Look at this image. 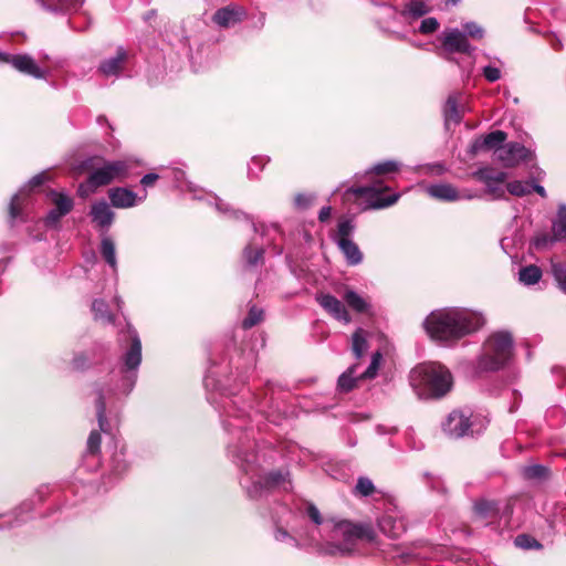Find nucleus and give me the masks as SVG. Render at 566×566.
Here are the masks:
<instances>
[{"label": "nucleus", "mask_w": 566, "mask_h": 566, "mask_svg": "<svg viewBox=\"0 0 566 566\" xmlns=\"http://www.w3.org/2000/svg\"><path fill=\"white\" fill-rule=\"evenodd\" d=\"M265 392L260 399L249 388L240 392L223 394L220 417L228 434L227 455L240 470V484L251 500H261L273 491H292V478L287 469L265 472L264 465L273 461V450L260 444L254 434L255 418H262L264 410H281L274 399Z\"/></svg>", "instance_id": "1"}, {"label": "nucleus", "mask_w": 566, "mask_h": 566, "mask_svg": "<svg viewBox=\"0 0 566 566\" xmlns=\"http://www.w3.org/2000/svg\"><path fill=\"white\" fill-rule=\"evenodd\" d=\"M117 345L120 350L117 369L111 373V382L107 388L95 389V406L99 430L108 431L106 408L116 407L133 391L139 367L143 360L142 340L137 331L127 324L125 329L118 333Z\"/></svg>", "instance_id": "2"}, {"label": "nucleus", "mask_w": 566, "mask_h": 566, "mask_svg": "<svg viewBox=\"0 0 566 566\" xmlns=\"http://www.w3.org/2000/svg\"><path fill=\"white\" fill-rule=\"evenodd\" d=\"M484 324L481 312L458 306L432 311L423 321L430 338L448 347L478 332Z\"/></svg>", "instance_id": "3"}, {"label": "nucleus", "mask_w": 566, "mask_h": 566, "mask_svg": "<svg viewBox=\"0 0 566 566\" xmlns=\"http://www.w3.org/2000/svg\"><path fill=\"white\" fill-rule=\"evenodd\" d=\"M376 538V531L370 523H354L335 517L326 524L323 537L312 536L310 545L321 556L349 557L357 551L359 541L375 543Z\"/></svg>", "instance_id": "4"}, {"label": "nucleus", "mask_w": 566, "mask_h": 566, "mask_svg": "<svg viewBox=\"0 0 566 566\" xmlns=\"http://www.w3.org/2000/svg\"><path fill=\"white\" fill-rule=\"evenodd\" d=\"M400 167V163L396 160H387L374 165L365 171L369 184L360 187H352L346 190L345 196L348 197L353 195L358 200V206L361 210H378L395 205L400 198V195L395 192L389 196H384V192L389 190V187L384 184L380 176L396 172Z\"/></svg>", "instance_id": "5"}, {"label": "nucleus", "mask_w": 566, "mask_h": 566, "mask_svg": "<svg viewBox=\"0 0 566 566\" xmlns=\"http://www.w3.org/2000/svg\"><path fill=\"white\" fill-rule=\"evenodd\" d=\"M409 381L420 398H441L453 386L452 374L439 363H423L416 366L410 371Z\"/></svg>", "instance_id": "6"}, {"label": "nucleus", "mask_w": 566, "mask_h": 566, "mask_svg": "<svg viewBox=\"0 0 566 566\" xmlns=\"http://www.w3.org/2000/svg\"><path fill=\"white\" fill-rule=\"evenodd\" d=\"M513 354V338L509 332L493 333L483 344L482 354L478 359V368L482 371H495L507 365Z\"/></svg>", "instance_id": "7"}, {"label": "nucleus", "mask_w": 566, "mask_h": 566, "mask_svg": "<svg viewBox=\"0 0 566 566\" xmlns=\"http://www.w3.org/2000/svg\"><path fill=\"white\" fill-rule=\"evenodd\" d=\"M135 161L130 158L103 161L101 167L90 172V182L103 187L115 180L122 181L129 176Z\"/></svg>", "instance_id": "8"}, {"label": "nucleus", "mask_w": 566, "mask_h": 566, "mask_svg": "<svg viewBox=\"0 0 566 566\" xmlns=\"http://www.w3.org/2000/svg\"><path fill=\"white\" fill-rule=\"evenodd\" d=\"M476 421L478 418L472 419V415L470 412L453 410L448 415L441 426L443 432L448 437L452 439H460L481 433L484 426L481 423L480 428L475 429Z\"/></svg>", "instance_id": "9"}, {"label": "nucleus", "mask_w": 566, "mask_h": 566, "mask_svg": "<svg viewBox=\"0 0 566 566\" xmlns=\"http://www.w3.org/2000/svg\"><path fill=\"white\" fill-rule=\"evenodd\" d=\"M441 43L442 52H440L439 55L448 61H453L449 54L464 53L471 55L475 50V48L469 43L465 33H462L458 28L446 29L442 32Z\"/></svg>", "instance_id": "10"}, {"label": "nucleus", "mask_w": 566, "mask_h": 566, "mask_svg": "<svg viewBox=\"0 0 566 566\" xmlns=\"http://www.w3.org/2000/svg\"><path fill=\"white\" fill-rule=\"evenodd\" d=\"M45 175L39 174L30 179L28 185H25L18 193H15L9 206V217L10 221L14 222L17 220H24V210L28 208L29 201V191L32 188L39 187L44 182Z\"/></svg>", "instance_id": "11"}, {"label": "nucleus", "mask_w": 566, "mask_h": 566, "mask_svg": "<svg viewBox=\"0 0 566 566\" xmlns=\"http://www.w3.org/2000/svg\"><path fill=\"white\" fill-rule=\"evenodd\" d=\"M0 63L10 64L18 72L34 78H45L46 71L42 70L29 54H10L0 52Z\"/></svg>", "instance_id": "12"}, {"label": "nucleus", "mask_w": 566, "mask_h": 566, "mask_svg": "<svg viewBox=\"0 0 566 566\" xmlns=\"http://www.w3.org/2000/svg\"><path fill=\"white\" fill-rule=\"evenodd\" d=\"M377 524L380 532L390 538H399L407 530L406 518L397 507L387 509Z\"/></svg>", "instance_id": "13"}, {"label": "nucleus", "mask_w": 566, "mask_h": 566, "mask_svg": "<svg viewBox=\"0 0 566 566\" xmlns=\"http://www.w3.org/2000/svg\"><path fill=\"white\" fill-rule=\"evenodd\" d=\"M48 198L54 205V208L51 209L45 218L44 223L46 227L54 228L59 224L60 220L69 214L73 209L74 202L70 196L65 192H60L55 190H51L48 193Z\"/></svg>", "instance_id": "14"}, {"label": "nucleus", "mask_w": 566, "mask_h": 566, "mask_svg": "<svg viewBox=\"0 0 566 566\" xmlns=\"http://www.w3.org/2000/svg\"><path fill=\"white\" fill-rule=\"evenodd\" d=\"M528 155V149L516 142L507 143L494 153L495 159L504 167H515L522 161H525Z\"/></svg>", "instance_id": "15"}, {"label": "nucleus", "mask_w": 566, "mask_h": 566, "mask_svg": "<svg viewBox=\"0 0 566 566\" xmlns=\"http://www.w3.org/2000/svg\"><path fill=\"white\" fill-rule=\"evenodd\" d=\"M426 191L431 198L447 202L471 200L476 197L467 190L459 191L454 186L444 182L430 185L427 187Z\"/></svg>", "instance_id": "16"}, {"label": "nucleus", "mask_w": 566, "mask_h": 566, "mask_svg": "<svg viewBox=\"0 0 566 566\" xmlns=\"http://www.w3.org/2000/svg\"><path fill=\"white\" fill-rule=\"evenodd\" d=\"M316 301L321 307L335 319L347 325L352 322V317L346 310V306L336 296L332 294H318Z\"/></svg>", "instance_id": "17"}, {"label": "nucleus", "mask_w": 566, "mask_h": 566, "mask_svg": "<svg viewBox=\"0 0 566 566\" xmlns=\"http://www.w3.org/2000/svg\"><path fill=\"white\" fill-rule=\"evenodd\" d=\"M108 198L111 206L118 209H127L135 207L138 202H143L147 198L145 190L142 197L136 192L125 187H114L108 190Z\"/></svg>", "instance_id": "18"}, {"label": "nucleus", "mask_w": 566, "mask_h": 566, "mask_svg": "<svg viewBox=\"0 0 566 566\" xmlns=\"http://www.w3.org/2000/svg\"><path fill=\"white\" fill-rule=\"evenodd\" d=\"M244 15L245 11L243 8L230 4L218 9L212 15V21L218 27L227 29L240 23Z\"/></svg>", "instance_id": "19"}, {"label": "nucleus", "mask_w": 566, "mask_h": 566, "mask_svg": "<svg viewBox=\"0 0 566 566\" xmlns=\"http://www.w3.org/2000/svg\"><path fill=\"white\" fill-rule=\"evenodd\" d=\"M507 135L503 130H493L483 137L475 138L469 147V153L473 156L485 149H494L495 153L496 149L503 147Z\"/></svg>", "instance_id": "20"}, {"label": "nucleus", "mask_w": 566, "mask_h": 566, "mask_svg": "<svg viewBox=\"0 0 566 566\" xmlns=\"http://www.w3.org/2000/svg\"><path fill=\"white\" fill-rule=\"evenodd\" d=\"M127 60V50L118 46L113 56L106 57L99 63L98 71L106 77L118 76L124 70Z\"/></svg>", "instance_id": "21"}, {"label": "nucleus", "mask_w": 566, "mask_h": 566, "mask_svg": "<svg viewBox=\"0 0 566 566\" xmlns=\"http://www.w3.org/2000/svg\"><path fill=\"white\" fill-rule=\"evenodd\" d=\"M90 216L92 222L102 230H108L115 218L114 211L105 200L94 202L91 206Z\"/></svg>", "instance_id": "22"}, {"label": "nucleus", "mask_w": 566, "mask_h": 566, "mask_svg": "<svg viewBox=\"0 0 566 566\" xmlns=\"http://www.w3.org/2000/svg\"><path fill=\"white\" fill-rule=\"evenodd\" d=\"M85 0H36V3L52 14H67L78 10Z\"/></svg>", "instance_id": "23"}, {"label": "nucleus", "mask_w": 566, "mask_h": 566, "mask_svg": "<svg viewBox=\"0 0 566 566\" xmlns=\"http://www.w3.org/2000/svg\"><path fill=\"white\" fill-rule=\"evenodd\" d=\"M35 506V496L21 502L11 513L8 527H19L32 518V512Z\"/></svg>", "instance_id": "24"}, {"label": "nucleus", "mask_w": 566, "mask_h": 566, "mask_svg": "<svg viewBox=\"0 0 566 566\" xmlns=\"http://www.w3.org/2000/svg\"><path fill=\"white\" fill-rule=\"evenodd\" d=\"M105 348L102 345H96L88 350L77 352L74 354L71 365L76 371H84L88 369L97 356H102Z\"/></svg>", "instance_id": "25"}, {"label": "nucleus", "mask_w": 566, "mask_h": 566, "mask_svg": "<svg viewBox=\"0 0 566 566\" xmlns=\"http://www.w3.org/2000/svg\"><path fill=\"white\" fill-rule=\"evenodd\" d=\"M430 10V7L424 1L410 0L408 3L405 4L403 9L399 12V14L405 22L410 24L413 21L429 13Z\"/></svg>", "instance_id": "26"}, {"label": "nucleus", "mask_w": 566, "mask_h": 566, "mask_svg": "<svg viewBox=\"0 0 566 566\" xmlns=\"http://www.w3.org/2000/svg\"><path fill=\"white\" fill-rule=\"evenodd\" d=\"M335 242L344 254L346 263L355 266L363 262V253L359 247L353 241L347 239H335Z\"/></svg>", "instance_id": "27"}, {"label": "nucleus", "mask_w": 566, "mask_h": 566, "mask_svg": "<svg viewBox=\"0 0 566 566\" xmlns=\"http://www.w3.org/2000/svg\"><path fill=\"white\" fill-rule=\"evenodd\" d=\"M109 465H111V469H109V474L107 476V479H108L107 483H112V482L120 479L128 470V463L125 459V454H124L123 450L115 452L112 455Z\"/></svg>", "instance_id": "28"}, {"label": "nucleus", "mask_w": 566, "mask_h": 566, "mask_svg": "<svg viewBox=\"0 0 566 566\" xmlns=\"http://www.w3.org/2000/svg\"><path fill=\"white\" fill-rule=\"evenodd\" d=\"M552 241H566V205L560 203L557 208L556 218L552 221Z\"/></svg>", "instance_id": "29"}, {"label": "nucleus", "mask_w": 566, "mask_h": 566, "mask_svg": "<svg viewBox=\"0 0 566 566\" xmlns=\"http://www.w3.org/2000/svg\"><path fill=\"white\" fill-rule=\"evenodd\" d=\"M346 304L357 313H366L370 310V303L352 289H347L343 295Z\"/></svg>", "instance_id": "30"}, {"label": "nucleus", "mask_w": 566, "mask_h": 566, "mask_svg": "<svg viewBox=\"0 0 566 566\" xmlns=\"http://www.w3.org/2000/svg\"><path fill=\"white\" fill-rule=\"evenodd\" d=\"M357 367L358 364L352 365L338 377L337 389L339 391L349 392L356 387L357 380L360 379L356 373Z\"/></svg>", "instance_id": "31"}, {"label": "nucleus", "mask_w": 566, "mask_h": 566, "mask_svg": "<svg viewBox=\"0 0 566 566\" xmlns=\"http://www.w3.org/2000/svg\"><path fill=\"white\" fill-rule=\"evenodd\" d=\"M305 513L308 516V518L315 524L318 538H322L324 535V528L326 524L332 523L335 517H323L319 510L313 503H308L306 505Z\"/></svg>", "instance_id": "32"}, {"label": "nucleus", "mask_w": 566, "mask_h": 566, "mask_svg": "<svg viewBox=\"0 0 566 566\" xmlns=\"http://www.w3.org/2000/svg\"><path fill=\"white\" fill-rule=\"evenodd\" d=\"M261 234L266 238L268 244L273 247L275 254L282 253V248L276 244L277 239L283 237L281 227L277 223L262 224Z\"/></svg>", "instance_id": "33"}, {"label": "nucleus", "mask_w": 566, "mask_h": 566, "mask_svg": "<svg viewBox=\"0 0 566 566\" xmlns=\"http://www.w3.org/2000/svg\"><path fill=\"white\" fill-rule=\"evenodd\" d=\"M473 178L483 182L484 185L491 181H505L507 174L504 171H497L492 167H482L472 174Z\"/></svg>", "instance_id": "34"}, {"label": "nucleus", "mask_w": 566, "mask_h": 566, "mask_svg": "<svg viewBox=\"0 0 566 566\" xmlns=\"http://www.w3.org/2000/svg\"><path fill=\"white\" fill-rule=\"evenodd\" d=\"M92 312L96 322H101L103 324L114 323V315L109 312L108 304L104 300H94L92 303Z\"/></svg>", "instance_id": "35"}, {"label": "nucleus", "mask_w": 566, "mask_h": 566, "mask_svg": "<svg viewBox=\"0 0 566 566\" xmlns=\"http://www.w3.org/2000/svg\"><path fill=\"white\" fill-rule=\"evenodd\" d=\"M101 254L105 262L114 270H117V259H116V249L114 241L107 237L103 235L101 240Z\"/></svg>", "instance_id": "36"}, {"label": "nucleus", "mask_w": 566, "mask_h": 566, "mask_svg": "<svg viewBox=\"0 0 566 566\" xmlns=\"http://www.w3.org/2000/svg\"><path fill=\"white\" fill-rule=\"evenodd\" d=\"M542 270L535 264L524 266L518 272V281L524 285H534L542 279Z\"/></svg>", "instance_id": "37"}, {"label": "nucleus", "mask_w": 566, "mask_h": 566, "mask_svg": "<svg viewBox=\"0 0 566 566\" xmlns=\"http://www.w3.org/2000/svg\"><path fill=\"white\" fill-rule=\"evenodd\" d=\"M368 349V342L366 339V332L363 328H357L352 336V350L357 359L361 358Z\"/></svg>", "instance_id": "38"}, {"label": "nucleus", "mask_w": 566, "mask_h": 566, "mask_svg": "<svg viewBox=\"0 0 566 566\" xmlns=\"http://www.w3.org/2000/svg\"><path fill=\"white\" fill-rule=\"evenodd\" d=\"M444 117L446 123L459 124L462 119V116L458 109V99L457 96L450 95L446 102L444 106Z\"/></svg>", "instance_id": "39"}, {"label": "nucleus", "mask_w": 566, "mask_h": 566, "mask_svg": "<svg viewBox=\"0 0 566 566\" xmlns=\"http://www.w3.org/2000/svg\"><path fill=\"white\" fill-rule=\"evenodd\" d=\"M264 319V311L256 305H252L249 308L248 315L242 321V328L250 329L253 326L262 323Z\"/></svg>", "instance_id": "40"}, {"label": "nucleus", "mask_w": 566, "mask_h": 566, "mask_svg": "<svg viewBox=\"0 0 566 566\" xmlns=\"http://www.w3.org/2000/svg\"><path fill=\"white\" fill-rule=\"evenodd\" d=\"M475 514L482 518L495 516L499 512L494 501L481 500L474 504Z\"/></svg>", "instance_id": "41"}, {"label": "nucleus", "mask_w": 566, "mask_h": 566, "mask_svg": "<svg viewBox=\"0 0 566 566\" xmlns=\"http://www.w3.org/2000/svg\"><path fill=\"white\" fill-rule=\"evenodd\" d=\"M209 198H210V202L214 203L216 209L219 212L229 214L230 217H232L234 219H241V218L244 220L249 219V217L244 212L231 209L228 203L223 202V200H221L217 196L209 195Z\"/></svg>", "instance_id": "42"}, {"label": "nucleus", "mask_w": 566, "mask_h": 566, "mask_svg": "<svg viewBox=\"0 0 566 566\" xmlns=\"http://www.w3.org/2000/svg\"><path fill=\"white\" fill-rule=\"evenodd\" d=\"M270 161V158L263 155L253 156L250 164L248 165V177L250 179L258 178L259 172L263 170L265 165Z\"/></svg>", "instance_id": "43"}, {"label": "nucleus", "mask_w": 566, "mask_h": 566, "mask_svg": "<svg viewBox=\"0 0 566 566\" xmlns=\"http://www.w3.org/2000/svg\"><path fill=\"white\" fill-rule=\"evenodd\" d=\"M548 469L542 464H533L523 469V476L527 480H543L548 476Z\"/></svg>", "instance_id": "44"}, {"label": "nucleus", "mask_w": 566, "mask_h": 566, "mask_svg": "<svg viewBox=\"0 0 566 566\" xmlns=\"http://www.w3.org/2000/svg\"><path fill=\"white\" fill-rule=\"evenodd\" d=\"M263 248H253L251 243L243 250V258L250 266H254L261 262L263 260Z\"/></svg>", "instance_id": "45"}, {"label": "nucleus", "mask_w": 566, "mask_h": 566, "mask_svg": "<svg viewBox=\"0 0 566 566\" xmlns=\"http://www.w3.org/2000/svg\"><path fill=\"white\" fill-rule=\"evenodd\" d=\"M507 191L516 197H524L532 192L531 184L527 181H511L506 185Z\"/></svg>", "instance_id": "46"}, {"label": "nucleus", "mask_w": 566, "mask_h": 566, "mask_svg": "<svg viewBox=\"0 0 566 566\" xmlns=\"http://www.w3.org/2000/svg\"><path fill=\"white\" fill-rule=\"evenodd\" d=\"M381 359H382L381 353L378 350L375 352L371 356V361H370L369 366L367 367V369L364 373H361L359 375V378H361V379L375 378L378 373Z\"/></svg>", "instance_id": "47"}, {"label": "nucleus", "mask_w": 566, "mask_h": 566, "mask_svg": "<svg viewBox=\"0 0 566 566\" xmlns=\"http://www.w3.org/2000/svg\"><path fill=\"white\" fill-rule=\"evenodd\" d=\"M552 273L560 291L566 294V264L553 263Z\"/></svg>", "instance_id": "48"}, {"label": "nucleus", "mask_w": 566, "mask_h": 566, "mask_svg": "<svg viewBox=\"0 0 566 566\" xmlns=\"http://www.w3.org/2000/svg\"><path fill=\"white\" fill-rule=\"evenodd\" d=\"M515 545L523 549H539L542 544L536 541L533 536L527 534H521L515 537Z\"/></svg>", "instance_id": "49"}, {"label": "nucleus", "mask_w": 566, "mask_h": 566, "mask_svg": "<svg viewBox=\"0 0 566 566\" xmlns=\"http://www.w3.org/2000/svg\"><path fill=\"white\" fill-rule=\"evenodd\" d=\"M355 223L353 219H343L338 222L336 239L352 240L350 237L354 233Z\"/></svg>", "instance_id": "50"}, {"label": "nucleus", "mask_w": 566, "mask_h": 566, "mask_svg": "<svg viewBox=\"0 0 566 566\" xmlns=\"http://www.w3.org/2000/svg\"><path fill=\"white\" fill-rule=\"evenodd\" d=\"M375 485L373 481L366 476H360L357 480L356 486H355V493L360 496H369L374 493Z\"/></svg>", "instance_id": "51"}, {"label": "nucleus", "mask_w": 566, "mask_h": 566, "mask_svg": "<svg viewBox=\"0 0 566 566\" xmlns=\"http://www.w3.org/2000/svg\"><path fill=\"white\" fill-rule=\"evenodd\" d=\"M461 32L465 33V38L470 36L474 40H481L484 36V29L473 21L463 23Z\"/></svg>", "instance_id": "52"}, {"label": "nucleus", "mask_w": 566, "mask_h": 566, "mask_svg": "<svg viewBox=\"0 0 566 566\" xmlns=\"http://www.w3.org/2000/svg\"><path fill=\"white\" fill-rule=\"evenodd\" d=\"M315 200V195L313 193H297L294 198V206L298 210L308 209Z\"/></svg>", "instance_id": "53"}, {"label": "nucleus", "mask_w": 566, "mask_h": 566, "mask_svg": "<svg viewBox=\"0 0 566 566\" xmlns=\"http://www.w3.org/2000/svg\"><path fill=\"white\" fill-rule=\"evenodd\" d=\"M439 21L433 18H426L421 21L418 31L422 34H431L439 29Z\"/></svg>", "instance_id": "54"}, {"label": "nucleus", "mask_w": 566, "mask_h": 566, "mask_svg": "<svg viewBox=\"0 0 566 566\" xmlns=\"http://www.w3.org/2000/svg\"><path fill=\"white\" fill-rule=\"evenodd\" d=\"M274 538L277 542L286 543L292 547H296L298 545L297 539L292 536L286 530L277 527L274 532Z\"/></svg>", "instance_id": "55"}, {"label": "nucleus", "mask_w": 566, "mask_h": 566, "mask_svg": "<svg viewBox=\"0 0 566 566\" xmlns=\"http://www.w3.org/2000/svg\"><path fill=\"white\" fill-rule=\"evenodd\" d=\"M505 181H491L490 184H486V192L492 195L493 199H504L505 198V191L502 187V185Z\"/></svg>", "instance_id": "56"}, {"label": "nucleus", "mask_w": 566, "mask_h": 566, "mask_svg": "<svg viewBox=\"0 0 566 566\" xmlns=\"http://www.w3.org/2000/svg\"><path fill=\"white\" fill-rule=\"evenodd\" d=\"M101 447V434L98 431H92L87 439V452L91 455H95L99 451Z\"/></svg>", "instance_id": "57"}, {"label": "nucleus", "mask_w": 566, "mask_h": 566, "mask_svg": "<svg viewBox=\"0 0 566 566\" xmlns=\"http://www.w3.org/2000/svg\"><path fill=\"white\" fill-rule=\"evenodd\" d=\"M482 74L491 83L499 81L502 76L501 69L491 64L483 67Z\"/></svg>", "instance_id": "58"}, {"label": "nucleus", "mask_w": 566, "mask_h": 566, "mask_svg": "<svg viewBox=\"0 0 566 566\" xmlns=\"http://www.w3.org/2000/svg\"><path fill=\"white\" fill-rule=\"evenodd\" d=\"M97 188H99V187L90 182V176H88L84 182L80 184L77 193L81 198H86L91 193L95 192Z\"/></svg>", "instance_id": "59"}, {"label": "nucleus", "mask_w": 566, "mask_h": 566, "mask_svg": "<svg viewBox=\"0 0 566 566\" xmlns=\"http://www.w3.org/2000/svg\"><path fill=\"white\" fill-rule=\"evenodd\" d=\"M158 179H159V175L158 174L149 172V174H146L140 179V185L146 189L148 187H153Z\"/></svg>", "instance_id": "60"}, {"label": "nucleus", "mask_w": 566, "mask_h": 566, "mask_svg": "<svg viewBox=\"0 0 566 566\" xmlns=\"http://www.w3.org/2000/svg\"><path fill=\"white\" fill-rule=\"evenodd\" d=\"M423 478L427 480L428 485L431 490L439 491L441 488V481L439 478L432 476L430 473L424 472Z\"/></svg>", "instance_id": "61"}, {"label": "nucleus", "mask_w": 566, "mask_h": 566, "mask_svg": "<svg viewBox=\"0 0 566 566\" xmlns=\"http://www.w3.org/2000/svg\"><path fill=\"white\" fill-rule=\"evenodd\" d=\"M256 361V350L251 348L247 354H244V366L245 368L254 367Z\"/></svg>", "instance_id": "62"}, {"label": "nucleus", "mask_w": 566, "mask_h": 566, "mask_svg": "<svg viewBox=\"0 0 566 566\" xmlns=\"http://www.w3.org/2000/svg\"><path fill=\"white\" fill-rule=\"evenodd\" d=\"M332 213V208L329 206L323 207L318 212V220L321 222H326Z\"/></svg>", "instance_id": "63"}, {"label": "nucleus", "mask_w": 566, "mask_h": 566, "mask_svg": "<svg viewBox=\"0 0 566 566\" xmlns=\"http://www.w3.org/2000/svg\"><path fill=\"white\" fill-rule=\"evenodd\" d=\"M532 191L538 193L542 198H546L547 193L543 186L538 184H531Z\"/></svg>", "instance_id": "64"}]
</instances>
